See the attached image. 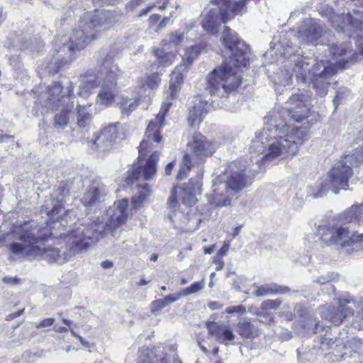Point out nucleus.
Returning a JSON list of instances; mask_svg holds the SVG:
<instances>
[{
    "label": "nucleus",
    "mask_w": 363,
    "mask_h": 363,
    "mask_svg": "<svg viewBox=\"0 0 363 363\" xmlns=\"http://www.w3.org/2000/svg\"><path fill=\"white\" fill-rule=\"evenodd\" d=\"M52 207L49 209L48 204H46L45 207L47 209V214L49 216H54L60 213L61 211V204L59 203L58 201H51Z\"/></svg>",
    "instance_id": "obj_40"
},
{
    "label": "nucleus",
    "mask_w": 363,
    "mask_h": 363,
    "mask_svg": "<svg viewBox=\"0 0 363 363\" xmlns=\"http://www.w3.org/2000/svg\"><path fill=\"white\" fill-rule=\"evenodd\" d=\"M303 327L305 329H307L308 331L311 332L312 333H316L318 328V323L316 321L315 318H313L312 317L309 319V321L307 323H305L303 325Z\"/></svg>",
    "instance_id": "obj_41"
},
{
    "label": "nucleus",
    "mask_w": 363,
    "mask_h": 363,
    "mask_svg": "<svg viewBox=\"0 0 363 363\" xmlns=\"http://www.w3.org/2000/svg\"><path fill=\"white\" fill-rule=\"evenodd\" d=\"M208 307L211 310H219L222 308L223 304L218 301H211L208 303Z\"/></svg>",
    "instance_id": "obj_50"
},
{
    "label": "nucleus",
    "mask_w": 363,
    "mask_h": 363,
    "mask_svg": "<svg viewBox=\"0 0 363 363\" xmlns=\"http://www.w3.org/2000/svg\"><path fill=\"white\" fill-rule=\"evenodd\" d=\"M214 249H215L214 245H212V246H211L209 247H205L204 248V252H205V254H209L210 255V254H211L214 251Z\"/></svg>",
    "instance_id": "obj_62"
},
{
    "label": "nucleus",
    "mask_w": 363,
    "mask_h": 363,
    "mask_svg": "<svg viewBox=\"0 0 363 363\" xmlns=\"http://www.w3.org/2000/svg\"><path fill=\"white\" fill-rule=\"evenodd\" d=\"M159 157V152L154 151L147 160L145 166L133 167V169L128 172L126 182L133 184L135 181L152 179L157 171L156 164Z\"/></svg>",
    "instance_id": "obj_18"
},
{
    "label": "nucleus",
    "mask_w": 363,
    "mask_h": 363,
    "mask_svg": "<svg viewBox=\"0 0 363 363\" xmlns=\"http://www.w3.org/2000/svg\"><path fill=\"white\" fill-rule=\"evenodd\" d=\"M89 38L84 30H75L70 36H64L60 40L61 45L55 50V52L50 62V72L57 73L61 67L69 63L77 50L84 49L88 43Z\"/></svg>",
    "instance_id": "obj_12"
},
{
    "label": "nucleus",
    "mask_w": 363,
    "mask_h": 363,
    "mask_svg": "<svg viewBox=\"0 0 363 363\" xmlns=\"http://www.w3.org/2000/svg\"><path fill=\"white\" fill-rule=\"evenodd\" d=\"M202 173L197 174L196 179H191L185 187L180 189L182 203L191 206L197 202L196 196L201 193Z\"/></svg>",
    "instance_id": "obj_21"
},
{
    "label": "nucleus",
    "mask_w": 363,
    "mask_h": 363,
    "mask_svg": "<svg viewBox=\"0 0 363 363\" xmlns=\"http://www.w3.org/2000/svg\"><path fill=\"white\" fill-rule=\"evenodd\" d=\"M330 53L332 55V60H330L335 67V64L340 67H344L348 62L349 56L352 55V50L348 43H342L341 45H333L329 48ZM329 61V60H328Z\"/></svg>",
    "instance_id": "obj_22"
},
{
    "label": "nucleus",
    "mask_w": 363,
    "mask_h": 363,
    "mask_svg": "<svg viewBox=\"0 0 363 363\" xmlns=\"http://www.w3.org/2000/svg\"><path fill=\"white\" fill-rule=\"evenodd\" d=\"M145 0H130L126 4V9L130 11L134 10L135 8L139 6L142 3H143Z\"/></svg>",
    "instance_id": "obj_49"
},
{
    "label": "nucleus",
    "mask_w": 363,
    "mask_h": 363,
    "mask_svg": "<svg viewBox=\"0 0 363 363\" xmlns=\"http://www.w3.org/2000/svg\"><path fill=\"white\" fill-rule=\"evenodd\" d=\"M182 296V292L181 293H174L169 294L164 298V300L165 301V303L167 306L169 305L170 303H172L177 300H179L181 296Z\"/></svg>",
    "instance_id": "obj_45"
},
{
    "label": "nucleus",
    "mask_w": 363,
    "mask_h": 363,
    "mask_svg": "<svg viewBox=\"0 0 363 363\" xmlns=\"http://www.w3.org/2000/svg\"><path fill=\"white\" fill-rule=\"evenodd\" d=\"M332 23H333V26L335 28V29L337 32H342L344 30V26H341L339 24L335 26L334 24V20H333Z\"/></svg>",
    "instance_id": "obj_61"
},
{
    "label": "nucleus",
    "mask_w": 363,
    "mask_h": 363,
    "mask_svg": "<svg viewBox=\"0 0 363 363\" xmlns=\"http://www.w3.org/2000/svg\"><path fill=\"white\" fill-rule=\"evenodd\" d=\"M86 77H84L82 79L79 95L82 98L88 99L91 96V84L88 80H86Z\"/></svg>",
    "instance_id": "obj_37"
},
{
    "label": "nucleus",
    "mask_w": 363,
    "mask_h": 363,
    "mask_svg": "<svg viewBox=\"0 0 363 363\" xmlns=\"http://www.w3.org/2000/svg\"><path fill=\"white\" fill-rule=\"evenodd\" d=\"M168 2H169V0H164V1L163 2L162 5V6H158V9H159L160 10H164V9H165V8H166V7H167V6Z\"/></svg>",
    "instance_id": "obj_63"
},
{
    "label": "nucleus",
    "mask_w": 363,
    "mask_h": 363,
    "mask_svg": "<svg viewBox=\"0 0 363 363\" xmlns=\"http://www.w3.org/2000/svg\"><path fill=\"white\" fill-rule=\"evenodd\" d=\"M3 281L5 283L9 284H16L19 282V279L16 277H5L3 279Z\"/></svg>",
    "instance_id": "obj_52"
},
{
    "label": "nucleus",
    "mask_w": 363,
    "mask_h": 363,
    "mask_svg": "<svg viewBox=\"0 0 363 363\" xmlns=\"http://www.w3.org/2000/svg\"><path fill=\"white\" fill-rule=\"evenodd\" d=\"M323 28L314 19H306L303 22L301 28L294 36L299 40L300 45L311 44L315 45L318 44V39L321 37Z\"/></svg>",
    "instance_id": "obj_19"
},
{
    "label": "nucleus",
    "mask_w": 363,
    "mask_h": 363,
    "mask_svg": "<svg viewBox=\"0 0 363 363\" xmlns=\"http://www.w3.org/2000/svg\"><path fill=\"white\" fill-rule=\"evenodd\" d=\"M345 162L351 167L363 162V145L357 147L352 155L345 158Z\"/></svg>",
    "instance_id": "obj_34"
},
{
    "label": "nucleus",
    "mask_w": 363,
    "mask_h": 363,
    "mask_svg": "<svg viewBox=\"0 0 363 363\" xmlns=\"http://www.w3.org/2000/svg\"><path fill=\"white\" fill-rule=\"evenodd\" d=\"M177 201L176 199H174V196L172 195L169 199V201H168V203H169V207L170 209H172V211H174V208L177 206Z\"/></svg>",
    "instance_id": "obj_55"
},
{
    "label": "nucleus",
    "mask_w": 363,
    "mask_h": 363,
    "mask_svg": "<svg viewBox=\"0 0 363 363\" xmlns=\"http://www.w3.org/2000/svg\"><path fill=\"white\" fill-rule=\"evenodd\" d=\"M72 86L64 89L59 82H54L48 86V98L45 106L52 110H60L59 113L55 116V127L57 128H65L69 122V113L74 107L72 97Z\"/></svg>",
    "instance_id": "obj_11"
},
{
    "label": "nucleus",
    "mask_w": 363,
    "mask_h": 363,
    "mask_svg": "<svg viewBox=\"0 0 363 363\" xmlns=\"http://www.w3.org/2000/svg\"><path fill=\"white\" fill-rule=\"evenodd\" d=\"M208 334L214 337L216 341L225 345H233L235 335L229 325L222 322L212 323L208 325Z\"/></svg>",
    "instance_id": "obj_20"
},
{
    "label": "nucleus",
    "mask_w": 363,
    "mask_h": 363,
    "mask_svg": "<svg viewBox=\"0 0 363 363\" xmlns=\"http://www.w3.org/2000/svg\"><path fill=\"white\" fill-rule=\"evenodd\" d=\"M55 319L52 318H45L40 321L38 324H37L36 328H46L51 326L54 324Z\"/></svg>",
    "instance_id": "obj_47"
},
{
    "label": "nucleus",
    "mask_w": 363,
    "mask_h": 363,
    "mask_svg": "<svg viewBox=\"0 0 363 363\" xmlns=\"http://www.w3.org/2000/svg\"><path fill=\"white\" fill-rule=\"evenodd\" d=\"M156 60L151 65L152 69L155 67L158 68L160 66L167 67L172 64L174 61L176 55L173 52H165L163 49H157L155 51Z\"/></svg>",
    "instance_id": "obj_28"
},
{
    "label": "nucleus",
    "mask_w": 363,
    "mask_h": 363,
    "mask_svg": "<svg viewBox=\"0 0 363 363\" xmlns=\"http://www.w3.org/2000/svg\"><path fill=\"white\" fill-rule=\"evenodd\" d=\"M225 312L229 314H232V313L243 314L246 312V308L242 305L231 306L226 308Z\"/></svg>",
    "instance_id": "obj_44"
},
{
    "label": "nucleus",
    "mask_w": 363,
    "mask_h": 363,
    "mask_svg": "<svg viewBox=\"0 0 363 363\" xmlns=\"http://www.w3.org/2000/svg\"><path fill=\"white\" fill-rule=\"evenodd\" d=\"M344 219L349 223L356 222L359 225H363V203L352 205L345 213ZM350 228L347 223L337 221L319 225L318 233L322 242L327 245L352 247V250L363 247V233H354Z\"/></svg>",
    "instance_id": "obj_5"
},
{
    "label": "nucleus",
    "mask_w": 363,
    "mask_h": 363,
    "mask_svg": "<svg viewBox=\"0 0 363 363\" xmlns=\"http://www.w3.org/2000/svg\"><path fill=\"white\" fill-rule=\"evenodd\" d=\"M184 38V35L179 33H172L171 35L170 41L175 45L180 43Z\"/></svg>",
    "instance_id": "obj_48"
},
{
    "label": "nucleus",
    "mask_w": 363,
    "mask_h": 363,
    "mask_svg": "<svg viewBox=\"0 0 363 363\" xmlns=\"http://www.w3.org/2000/svg\"><path fill=\"white\" fill-rule=\"evenodd\" d=\"M112 26V21L108 12L92 16V40L100 36Z\"/></svg>",
    "instance_id": "obj_24"
},
{
    "label": "nucleus",
    "mask_w": 363,
    "mask_h": 363,
    "mask_svg": "<svg viewBox=\"0 0 363 363\" xmlns=\"http://www.w3.org/2000/svg\"><path fill=\"white\" fill-rule=\"evenodd\" d=\"M265 120L267 125L256 135L250 147V152L258 155L262 154L261 159L265 162L295 155L298 145L304 140L305 130H301L291 135V138L286 137L282 129L272 125V119L267 116Z\"/></svg>",
    "instance_id": "obj_3"
},
{
    "label": "nucleus",
    "mask_w": 363,
    "mask_h": 363,
    "mask_svg": "<svg viewBox=\"0 0 363 363\" xmlns=\"http://www.w3.org/2000/svg\"><path fill=\"white\" fill-rule=\"evenodd\" d=\"M343 23L345 25L347 23L354 29L360 30H363V20L359 13L354 12V16L350 13H347L345 17H343Z\"/></svg>",
    "instance_id": "obj_32"
},
{
    "label": "nucleus",
    "mask_w": 363,
    "mask_h": 363,
    "mask_svg": "<svg viewBox=\"0 0 363 363\" xmlns=\"http://www.w3.org/2000/svg\"><path fill=\"white\" fill-rule=\"evenodd\" d=\"M169 21V18H168V17H165V18H164L161 21V22L160 23V24H159V28H162L165 27V26H166V25L167 24V23H168Z\"/></svg>",
    "instance_id": "obj_59"
},
{
    "label": "nucleus",
    "mask_w": 363,
    "mask_h": 363,
    "mask_svg": "<svg viewBox=\"0 0 363 363\" xmlns=\"http://www.w3.org/2000/svg\"><path fill=\"white\" fill-rule=\"evenodd\" d=\"M161 79L159 73L154 72L150 74H146L142 82L143 86H146L147 89L154 90L159 87Z\"/></svg>",
    "instance_id": "obj_33"
},
{
    "label": "nucleus",
    "mask_w": 363,
    "mask_h": 363,
    "mask_svg": "<svg viewBox=\"0 0 363 363\" xmlns=\"http://www.w3.org/2000/svg\"><path fill=\"white\" fill-rule=\"evenodd\" d=\"M293 72L298 82L306 83L311 81L317 94L325 96L328 91L330 79L336 70L328 60H317L307 57H298L294 60Z\"/></svg>",
    "instance_id": "obj_8"
},
{
    "label": "nucleus",
    "mask_w": 363,
    "mask_h": 363,
    "mask_svg": "<svg viewBox=\"0 0 363 363\" xmlns=\"http://www.w3.org/2000/svg\"><path fill=\"white\" fill-rule=\"evenodd\" d=\"M53 329L55 332L60 333L66 332L67 330V328H65L64 326L57 325H54Z\"/></svg>",
    "instance_id": "obj_57"
},
{
    "label": "nucleus",
    "mask_w": 363,
    "mask_h": 363,
    "mask_svg": "<svg viewBox=\"0 0 363 363\" xmlns=\"http://www.w3.org/2000/svg\"><path fill=\"white\" fill-rule=\"evenodd\" d=\"M107 188L99 179L92 181V206L106 201Z\"/></svg>",
    "instance_id": "obj_27"
},
{
    "label": "nucleus",
    "mask_w": 363,
    "mask_h": 363,
    "mask_svg": "<svg viewBox=\"0 0 363 363\" xmlns=\"http://www.w3.org/2000/svg\"><path fill=\"white\" fill-rule=\"evenodd\" d=\"M166 306L167 305L164 298L155 300L150 304V311L152 313H155L157 311H160Z\"/></svg>",
    "instance_id": "obj_39"
},
{
    "label": "nucleus",
    "mask_w": 363,
    "mask_h": 363,
    "mask_svg": "<svg viewBox=\"0 0 363 363\" xmlns=\"http://www.w3.org/2000/svg\"><path fill=\"white\" fill-rule=\"evenodd\" d=\"M289 291L290 289L287 286L269 283L257 286V289L253 291V294L261 297L272 294H284Z\"/></svg>",
    "instance_id": "obj_25"
},
{
    "label": "nucleus",
    "mask_w": 363,
    "mask_h": 363,
    "mask_svg": "<svg viewBox=\"0 0 363 363\" xmlns=\"http://www.w3.org/2000/svg\"><path fill=\"white\" fill-rule=\"evenodd\" d=\"M330 277L329 276H320L318 277L316 281L320 285H323L324 286H330V290L331 291H335L334 286L330 283Z\"/></svg>",
    "instance_id": "obj_43"
},
{
    "label": "nucleus",
    "mask_w": 363,
    "mask_h": 363,
    "mask_svg": "<svg viewBox=\"0 0 363 363\" xmlns=\"http://www.w3.org/2000/svg\"><path fill=\"white\" fill-rule=\"evenodd\" d=\"M245 172V169L237 167L236 162L230 164L223 174L214 179L213 193L207 196L208 203L213 207L230 206L233 197L252 182Z\"/></svg>",
    "instance_id": "obj_7"
},
{
    "label": "nucleus",
    "mask_w": 363,
    "mask_h": 363,
    "mask_svg": "<svg viewBox=\"0 0 363 363\" xmlns=\"http://www.w3.org/2000/svg\"><path fill=\"white\" fill-rule=\"evenodd\" d=\"M237 333L242 338H254L259 335L258 330L248 318H241L237 324Z\"/></svg>",
    "instance_id": "obj_26"
},
{
    "label": "nucleus",
    "mask_w": 363,
    "mask_h": 363,
    "mask_svg": "<svg viewBox=\"0 0 363 363\" xmlns=\"http://www.w3.org/2000/svg\"><path fill=\"white\" fill-rule=\"evenodd\" d=\"M352 174V168L350 165L344 160L337 162L328 172L324 180L311 187V196L313 199H318L325 196L330 189L335 194L340 189H345Z\"/></svg>",
    "instance_id": "obj_13"
},
{
    "label": "nucleus",
    "mask_w": 363,
    "mask_h": 363,
    "mask_svg": "<svg viewBox=\"0 0 363 363\" xmlns=\"http://www.w3.org/2000/svg\"><path fill=\"white\" fill-rule=\"evenodd\" d=\"M209 106L207 101H203L200 97L195 99L188 117L189 122L192 127L198 125L203 121Z\"/></svg>",
    "instance_id": "obj_23"
},
{
    "label": "nucleus",
    "mask_w": 363,
    "mask_h": 363,
    "mask_svg": "<svg viewBox=\"0 0 363 363\" xmlns=\"http://www.w3.org/2000/svg\"><path fill=\"white\" fill-rule=\"evenodd\" d=\"M139 190V196L136 199L135 197L133 198L132 202L135 207H136L137 203L143 202L146 196L148 195L150 189L148 185L147 184H139L138 185Z\"/></svg>",
    "instance_id": "obj_36"
},
{
    "label": "nucleus",
    "mask_w": 363,
    "mask_h": 363,
    "mask_svg": "<svg viewBox=\"0 0 363 363\" xmlns=\"http://www.w3.org/2000/svg\"><path fill=\"white\" fill-rule=\"evenodd\" d=\"M160 18V15L159 14H152L150 16L149 18V22L151 23V24H155V23H157Z\"/></svg>",
    "instance_id": "obj_56"
},
{
    "label": "nucleus",
    "mask_w": 363,
    "mask_h": 363,
    "mask_svg": "<svg viewBox=\"0 0 363 363\" xmlns=\"http://www.w3.org/2000/svg\"><path fill=\"white\" fill-rule=\"evenodd\" d=\"M118 123L110 124L96 135L92 143V152L94 151L98 157L104 156L111 149L118 137Z\"/></svg>",
    "instance_id": "obj_17"
},
{
    "label": "nucleus",
    "mask_w": 363,
    "mask_h": 363,
    "mask_svg": "<svg viewBox=\"0 0 363 363\" xmlns=\"http://www.w3.org/2000/svg\"><path fill=\"white\" fill-rule=\"evenodd\" d=\"M309 98L303 94L291 95L286 103V107L274 111L268 118L272 119L274 127L282 129L286 133L285 136L291 138L297 131L305 130L304 138L307 135L308 126H298L294 123H301L309 116Z\"/></svg>",
    "instance_id": "obj_6"
},
{
    "label": "nucleus",
    "mask_w": 363,
    "mask_h": 363,
    "mask_svg": "<svg viewBox=\"0 0 363 363\" xmlns=\"http://www.w3.org/2000/svg\"><path fill=\"white\" fill-rule=\"evenodd\" d=\"M43 47V42L38 38L33 39H24L21 43L20 48L23 50H29L31 53L40 52Z\"/></svg>",
    "instance_id": "obj_30"
},
{
    "label": "nucleus",
    "mask_w": 363,
    "mask_h": 363,
    "mask_svg": "<svg viewBox=\"0 0 363 363\" xmlns=\"http://www.w3.org/2000/svg\"><path fill=\"white\" fill-rule=\"evenodd\" d=\"M175 166V162L174 161H172L171 162H169L166 167H165V169H164V172H165V174L166 175H169L171 174V172L172 170L173 169V168Z\"/></svg>",
    "instance_id": "obj_54"
},
{
    "label": "nucleus",
    "mask_w": 363,
    "mask_h": 363,
    "mask_svg": "<svg viewBox=\"0 0 363 363\" xmlns=\"http://www.w3.org/2000/svg\"><path fill=\"white\" fill-rule=\"evenodd\" d=\"M64 239L66 242L65 257L70 259L87 251L91 243V230L84 226L79 227L65 235Z\"/></svg>",
    "instance_id": "obj_16"
},
{
    "label": "nucleus",
    "mask_w": 363,
    "mask_h": 363,
    "mask_svg": "<svg viewBox=\"0 0 363 363\" xmlns=\"http://www.w3.org/2000/svg\"><path fill=\"white\" fill-rule=\"evenodd\" d=\"M281 303V301L279 299L272 300L267 299L262 302L261 308L262 310H275L277 309Z\"/></svg>",
    "instance_id": "obj_38"
},
{
    "label": "nucleus",
    "mask_w": 363,
    "mask_h": 363,
    "mask_svg": "<svg viewBox=\"0 0 363 363\" xmlns=\"http://www.w3.org/2000/svg\"><path fill=\"white\" fill-rule=\"evenodd\" d=\"M38 230L30 222L14 225L11 231L6 234V238L12 240L9 245V250L15 255L20 257L35 259L40 257L50 263L57 262L62 264L69 259L60 255L57 248L43 249L38 244L46 240L45 238L38 235Z\"/></svg>",
    "instance_id": "obj_4"
},
{
    "label": "nucleus",
    "mask_w": 363,
    "mask_h": 363,
    "mask_svg": "<svg viewBox=\"0 0 363 363\" xmlns=\"http://www.w3.org/2000/svg\"><path fill=\"white\" fill-rule=\"evenodd\" d=\"M200 53V47L191 46L184 50L182 55V63L172 72L168 90L165 92L166 99L163 101L160 111L154 121H151L146 129L145 136L139 146L138 159L144 157L147 152L152 151L161 140L160 130L164 126L166 113L172 106V101L178 96L180 85L183 82V72L186 71L193 61Z\"/></svg>",
    "instance_id": "obj_2"
},
{
    "label": "nucleus",
    "mask_w": 363,
    "mask_h": 363,
    "mask_svg": "<svg viewBox=\"0 0 363 363\" xmlns=\"http://www.w3.org/2000/svg\"><path fill=\"white\" fill-rule=\"evenodd\" d=\"M241 230V226H238L233 229V238H235L240 233Z\"/></svg>",
    "instance_id": "obj_60"
},
{
    "label": "nucleus",
    "mask_w": 363,
    "mask_h": 363,
    "mask_svg": "<svg viewBox=\"0 0 363 363\" xmlns=\"http://www.w3.org/2000/svg\"><path fill=\"white\" fill-rule=\"evenodd\" d=\"M214 263L216 265V271L221 270L224 267V262L222 260V258H216V257L214 259Z\"/></svg>",
    "instance_id": "obj_53"
},
{
    "label": "nucleus",
    "mask_w": 363,
    "mask_h": 363,
    "mask_svg": "<svg viewBox=\"0 0 363 363\" xmlns=\"http://www.w3.org/2000/svg\"><path fill=\"white\" fill-rule=\"evenodd\" d=\"M90 105H79V109L77 112V125L80 128L86 127L91 121V116L88 108Z\"/></svg>",
    "instance_id": "obj_31"
},
{
    "label": "nucleus",
    "mask_w": 363,
    "mask_h": 363,
    "mask_svg": "<svg viewBox=\"0 0 363 363\" xmlns=\"http://www.w3.org/2000/svg\"><path fill=\"white\" fill-rule=\"evenodd\" d=\"M117 105L119 106L122 114L128 116L138 108L139 104L136 99L120 96L118 99Z\"/></svg>",
    "instance_id": "obj_29"
},
{
    "label": "nucleus",
    "mask_w": 363,
    "mask_h": 363,
    "mask_svg": "<svg viewBox=\"0 0 363 363\" xmlns=\"http://www.w3.org/2000/svg\"><path fill=\"white\" fill-rule=\"evenodd\" d=\"M223 44L230 52L228 62L214 69L206 77V91L213 97L225 98L240 84L239 68L249 65L250 48L230 28L225 27Z\"/></svg>",
    "instance_id": "obj_1"
},
{
    "label": "nucleus",
    "mask_w": 363,
    "mask_h": 363,
    "mask_svg": "<svg viewBox=\"0 0 363 363\" xmlns=\"http://www.w3.org/2000/svg\"><path fill=\"white\" fill-rule=\"evenodd\" d=\"M363 345V342L357 338H352L348 342V347L352 349V350L354 352H359L361 350L362 346Z\"/></svg>",
    "instance_id": "obj_42"
},
{
    "label": "nucleus",
    "mask_w": 363,
    "mask_h": 363,
    "mask_svg": "<svg viewBox=\"0 0 363 363\" xmlns=\"http://www.w3.org/2000/svg\"><path fill=\"white\" fill-rule=\"evenodd\" d=\"M101 266L104 269H109L113 267V263L111 261L106 260L101 262Z\"/></svg>",
    "instance_id": "obj_58"
},
{
    "label": "nucleus",
    "mask_w": 363,
    "mask_h": 363,
    "mask_svg": "<svg viewBox=\"0 0 363 363\" xmlns=\"http://www.w3.org/2000/svg\"><path fill=\"white\" fill-rule=\"evenodd\" d=\"M205 281L202 279L199 281L194 282L189 286L184 288L182 290V296H187L189 294H195L204 288Z\"/></svg>",
    "instance_id": "obj_35"
},
{
    "label": "nucleus",
    "mask_w": 363,
    "mask_h": 363,
    "mask_svg": "<svg viewBox=\"0 0 363 363\" xmlns=\"http://www.w3.org/2000/svg\"><path fill=\"white\" fill-rule=\"evenodd\" d=\"M97 59L102 62L103 68L100 78L102 79L101 89L96 99V105L103 108L109 106L114 101L116 80L121 71L113 61V55L101 50L97 54Z\"/></svg>",
    "instance_id": "obj_10"
},
{
    "label": "nucleus",
    "mask_w": 363,
    "mask_h": 363,
    "mask_svg": "<svg viewBox=\"0 0 363 363\" xmlns=\"http://www.w3.org/2000/svg\"><path fill=\"white\" fill-rule=\"evenodd\" d=\"M218 147L216 142L208 140L201 133L195 132L186 144V153L183 157L177 179H184L188 172L195 167L197 168V174H203L200 165L204 163L206 158L213 155Z\"/></svg>",
    "instance_id": "obj_9"
},
{
    "label": "nucleus",
    "mask_w": 363,
    "mask_h": 363,
    "mask_svg": "<svg viewBox=\"0 0 363 363\" xmlns=\"http://www.w3.org/2000/svg\"><path fill=\"white\" fill-rule=\"evenodd\" d=\"M128 201L127 199H123L115 202L110 206L102 218H97L96 220L92 223V238L94 234L103 236L124 224L128 216Z\"/></svg>",
    "instance_id": "obj_14"
},
{
    "label": "nucleus",
    "mask_w": 363,
    "mask_h": 363,
    "mask_svg": "<svg viewBox=\"0 0 363 363\" xmlns=\"http://www.w3.org/2000/svg\"><path fill=\"white\" fill-rule=\"evenodd\" d=\"M360 308V311L355 316L356 321L363 326V306L356 304L353 299L343 298L338 300L337 308L328 305L320 308V315L323 318L328 320L335 325H340L345 318L350 317L354 314V308Z\"/></svg>",
    "instance_id": "obj_15"
},
{
    "label": "nucleus",
    "mask_w": 363,
    "mask_h": 363,
    "mask_svg": "<svg viewBox=\"0 0 363 363\" xmlns=\"http://www.w3.org/2000/svg\"><path fill=\"white\" fill-rule=\"evenodd\" d=\"M155 6H156L155 4L147 6L145 9L140 11V12L138 16L143 17V16H146Z\"/></svg>",
    "instance_id": "obj_51"
},
{
    "label": "nucleus",
    "mask_w": 363,
    "mask_h": 363,
    "mask_svg": "<svg viewBox=\"0 0 363 363\" xmlns=\"http://www.w3.org/2000/svg\"><path fill=\"white\" fill-rule=\"evenodd\" d=\"M230 248V241L225 242L222 247L217 252L216 258H223L226 255Z\"/></svg>",
    "instance_id": "obj_46"
},
{
    "label": "nucleus",
    "mask_w": 363,
    "mask_h": 363,
    "mask_svg": "<svg viewBox=\"0 0 363 363\" xmlns=\"http://www.w3.org/2000/svg\"><path fill=\"white\" fill-rule=\"evenodd\" d=\"M140 363H152L150 361V358L147 357V359H143L142 357H140Z\"/></svg>",
    "instance_id": "obj_64"
}]
</instances>
